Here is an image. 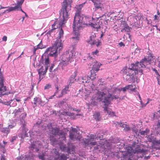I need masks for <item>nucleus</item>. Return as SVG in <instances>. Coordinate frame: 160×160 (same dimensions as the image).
Wrapping results in <instances>:
<instances>
[{
	"instance_id": "obj_1",
	"label": "nucleus",
	"mask_w": 160,
	"mask_h": 160,
	"mask_svg": "<svg viewBox=\"0 0 160 160\" xmlns=\"http://www.w3.org/2000/svg\"><path fill=\"white\" fill-rule=\"evenodd\" d=\"M72 0H64L62 4V7L61 9V14H62L63 19H59L57 20L52 25V29L55 30L58 28H60L59 32L58 38L56 40L54 45L51 47L47 48L46 52H48L50 51L49 54L52 56H56L59 53L60 51L62 49L63 44L62 43L61 38L63 37L64 32L62 28L66 22L69 16V12L71 10V3Z\"/></svg>"
},
{
	"instance_id": "obj_2",
	"label": "nucleus",
	"mask_w": 160,
	"mask_h": 160,
	"mask_svg": "<svg viewBox=\"0 0 160 160\" xmlns=\"http://www.w3.org/2000/svg\"><path fill=\"white\" fill-rule=\"evenodd\" d=\"M118 98V97L113 96L111 94L107 95L104 92L98 91L92 97L91 104L93 105H96L98 102H102V103H105V105H108L110 103L111 100H112L114 98Z\"/></svg>"
},
{
	"instance_id": "obj_3",
	"label": "nucleus",
	"mask_w": 160,
	"mask_h": 160,
	"mask_svg": "<svg viewBox=\"0 0 160 160\" xmlns=\"http://www.w3.org/2000/svg\"><path fill=\"white\" fill-rule=\"evenodd\" d=\"M91 18L90 17L83 16L81 15L80 10L77 9L76 12L74 17L73 22L72 24V28L74 30H79L82 27V25H89L91 24L90 21Z\"/></svg>"
},
{
	"instance_id": "obj_4",
	"label": "nucleus",
	"mask_w": 160,
	"mask_h": 160,
	"mask_svg": "<svg viewBox=\"0 0 160 160\" xmlns=\"http://www.w3.org/2000/svg\"><path fill=\"white\" fill-rule=\"evenodd\" d=\"M75 57L74 52L71 51H67L63 54L61 56L59 63L62 66V68L71 63Z\"/></svg>"
},
{
	"instance_id": "obj_5",
	"label": "nucleus",
	"mask_w": 160,
	"mask_h": 160,
	"mask_svg": "<svg viewBox=\"0 0 160 160\" xmlns=\"http://www.w3.org/2000/svg\"><path fill=\"white\" fill-rule=\"evenodd\" d=\"M120 27L122 28L121 30V32H127L126 35H124L123 38L125 39V38H126V39H128L127 38V36H128V41L129 42L131 41V35L130 34L128 33V32L130 31V28L128 26V24L125 21H123L122 22Z\"/></svg>"
},
{
	"instance_id": "obj_6",
	"label": "nucleus",
	"mask_w": 160,
	"mask_h": 160,
	"mask_svg": "<svg viewBox=\"0 0 160 160\" xmlns=\"http://www.w3.org/2000/svg\"><path fill=\"white\" fill-rule=\"evenodd\" d=\"M120 73L123 74L124 78L127 81L128 80L133 74L132 68H128L126 66L123 68Z\"/></svg>"
},
{
	"instance_id": "obj_7",
	"label": "nucleus",
	"mask_w": 160,
	"mask_h": 160,
	"mask_svg": "<svg viewBox=\"0 0 160 160\" xmlns=\"http://www.w3.org/2000/svg\"><path fill=\"white\" fill-rule=\"evenodd\" d=\"M50 52V51H49L48 52H46L45 51V54L42 55L41 58L39 61L40 64H43L45 65V66H47L48 68L49 65V64L50 62L48 55L51 56V55L49 54ZM57 55H58L56 56H54L56 57Z\"/></svg>"
},
{
	"instance_id": "obj_8",
	"label": "nucleus",
	"mask_w": 160,
	"mask_h": 160,
	"mask_svg": "<svg viewBox=\"0 0 160 160\" xmlns=\"http://www.w3.org/2000/svg\"><path fill=\"white\" fill-rule=\"evenodd\" d=\"M131 65H132V68L133 71L135 70V71H136V72H135L136 74L140 73L141 75L142 74V68H143L142 67V66L141 64L140 63V62H136L135 64H132Z\"/></svg>"
},
{
	"instance_id": "obj_9",
	"label": "nucleus",
	"mask_w": 160,
	"mask_h": 160,
	"mask_svg": "<svg viewBox=\"0 0 160 160\" xmlns=\"http://www.w3.org/2000/svg\"><path fill=\"white\" fill-rule=\"evenodd\" d=\"M71 129L69 131V138L71 140L74 139L80 140L77 133V131L76 128L71 127Z\"/></svg>"
},
{
	"instance_id": "obj_10",
	"label": "nucleus",
	"mask_w": 160,
	"mask_h": 160,
	"mask_svg": "<svg viewBox=\"0 0 160 160\" xmlns=\"http://www.w3.org/2000/svg\"><path fill=\"white\" fill-rule=\"evenodd\" d=\"M3 77L0 76V97L5 94L4 93L6 90V88L5 86H4L3 83Z\"/></svg>"
},
{
	"instance_id": "obj_11",
	"label": "nucleus",
	"mask_w": 160,
	"mask_h": 160,
	"mask_svg": "<svg viewBox=\"0 0 160 160\" xmlns=\"http://www.w3.org/2000/svg\"><path fill=\"white\" fill-rule=\"evenodd\" d=\"M104 106L103 107V111L106 115L108 114L111 117L115 116L114 112L112 111L111 109L108 107V105H105V103H104Z\"/></svg>"
},
{
	"instance_id": "obj_12",
	"label": "nucleus",
	"mask_w": 160,
	"mask_h": 160,
	"mask_svg": "<svg viewBox=\"0 0 160 160\" xmlns=\"http://www.w3.org/2000/svg\"><path fill=\"white\" fill-rule=\"evenodd\" d=\"M152 58V56L150 55L149 58H145L144 59H142L141 61L140 62V63L141 64L142 68H145L146 65L150 64Z\"/></svg>"
},
{
	"instance_id": "obj_13",
	"label": "nucleus",
	"mask_w": 160,
	"mask_h": 160,
	"mask_svg": "<svg viewBox=\"0 0 160 160\" xmlns=\"http://www.w3.org/2000/svg\"><path fill=\"white\" fill-rule=\"evenodd\" d=\"M38 99H39V103H38V104L40 105L41 106H43L45 102L46 101H47V99L45 98V97H43L42 98L40 97H35L33 99V102H34V104H36V102L37 100Z\"/></svg>"
},
{
	"instance_id": "obj_14",
	"label": "nucleus",
	"mask_w": 160,
	"mask_h": 160,
	"mask_svg": "<svg viewBox=\"0 0 160 160\" xmlns=\"http://www.w3.org/2000/svg\"><path fill=\"white\" fill-rule=\"evenodd\" d=\"M79 30L76 28V30H73V33L76 36L75 37H72V42L74 44H76L78 42L79 39Z\"/></svg>"
},
{
	"instance_id": "obj_15",
	"label": "nucleus",
	"mask_w": 160,
	"mask_h": 160,
	"mask_svg": "<svg viewBox=\"0 0 160 160\" xmlns=\"http://www.w3.org/2000/svg\"><path fill=\"white\" fill-rule=\"evenodd\" d=\"M48 69L47 66H45L44 68L42 66L40 68L38 69V71L39 75V78L40 79L42 75L45 74L47 72Z\"/></svg>"
},
{
	"instance_id": "obj_16",
	"label": "nucleus",
	"mask_w": 160,
	"mask_h": 160,
	"mask_svg": "<svg viewBox=\"0 0 160 160\" xmlns=\"http://www.w3.org/2000/svg\"><path fill=\"white\" fill-rule=\"evenodd\" d=\"M148 151L146 150H144L140 146H138L137 147L135 148L134 149V153H142L143 156V155H145Z\"/></svg>"
},
{
	"instance_id": "obj_17",
	"label": "nucleus",
	"mask_w": 160,
	"mask_h": 160,
	"mask_svg": "<svg viewBox=\"0 0 160 160\" xmlns=\"http://www.w3.org/2000/svg\"><path fill=\"white\" fill-rule=\"evenodd\" d=\"M101 65L102 64L100 62L96 61L94 64L93 65L92 67L91 71L95 72H98L99 70V68Z\"/></svg>"
},
{
	"instance_id": "obj_18",
	"label": "nucleus",
	"mask_w": 160,
	"mask_h": 160,
	"mask_svg": "<svg viewBox=\"0 0 160 160\" xmlns=\"http://www.w3.org/2000/svg\"><path fill=\"white\" fill-rule=\"evenodd\" d=\"M70 87V86L68 85H66L65 86L64 88L63 89H62L61 92V95H58L57 96V97L58 98H60L62 97L63 95H65L68 92L70 91V90L69 89Z\"/></svg>"
},
{
	"instance_id": "obj_19",
	"label": "nucleus",
	"mask_w": 160,
	"mask_h": 160,
	"mask_svg": "<svg viewBox=\"0 0 160 160\" xmlns=\"http://www.w3.org/2000/svg\"><path fill=\"white\" fill-rule=\"evenodd\" d=\"M35 143H36V142L31 143L29 147L30 150L32 151L34 150V151L36 152H38L39 151V149L37 147Z\"/></svg>"
},
{
	"instance_id": "obj_20",
	"label": "nucleus",
	"mask_w": 160,
	"mask_h": 160,
	"mask_svg": "<svg viewBox=\"0 0 160 160\" xmlns=\"http://www.w3.org/2000/svg\"><path fill=\"white\" fill-rule=\"evenodd\" d=\"M96 35L95 33L92 32L91 33V36L90 37V40L88 41V42L91 44L93 42H94V41L96 40Z\"/></svg>"
},
{
	"instance_id": "obj_21",
	"label": "nucleus",
	"mask_w": 160,
	"mask_h": 160,
	"mask_svg": "<svg viewBox=\"0 0 160 160\" xmlns=\"http://www.w3.org/2000/svg\"><path fill=\"white\" fill-rule=\"evenodd\" d=\"M91 78L88 75H86L82 78V82L83 83H88L90 82Z\"/></svg>"
},
{
	"instance_id": "obj_22",
	"label": "nucleus",
	"mask_w": 160,
	"mask_h": 160,
	"mask_svg": "<svg viewBox=\"0 0 160 160\" xmlns=\"http://www.w3.org/2000/svg\"><path fill=\"white\" fill-rule=\"evenodd\" d=\"M96 61H97L95 59L91 57L90 56L88 58V62L90 66L94 64Z\"/></svg>"
},
{
	"instance_id": "obj_23",
	"label": "nucleus",
	"mask_w": 160,
	"mask_h": 160,
	"mask_svg": "<svg viewBox=\"0 0 160 160\" xmlns=\"http://www.w3.org/2000/svg\"><path fill=\"white\" fill-rule=\"evenodd\" d=\"M127 150V154L129 155H132L134 153V150L132 149L131 147H128L126 148Z\"/></svg>"
},
{
	"instance_id": "obj_24",
	"label": "nucleus",
	"mask_w": 160,
	"mask_h": 160,
	"mask_svg": "<svg viewBox=\"0 0 160 160\" xmlns=\"http://www.w3.org/2000/svg\"><path fill=\"white\" fill-rule=\"evenodd\" d=\"M0 131L2 132L7 135L10 132V130L8 128H3L1 129Z\"/></svg>"
},
{
	"instance_id": "obj_25",
	"label": "nucleus",
	"mask_w": 160,
	"mask_h": 160,
	"mask_svg": "<svg viewBox=\"0 0 160 160\" xmlns=\"http://www.w3.org/2000/svg\"><path fill=\"white\" fill-rule=\"evenodd\" d=\"M153 146L154 148L157 149H160V139L154 142Z\"/></svg>"
},
{
	"instance_id": "obj_26",
	"label": "nucleus",
	"mask_w": 160,
	"mask_h": 160,
	"mask_svg": "<svg viewBox=\"0 0 160 160\" xmlns=\"http://www.w3.org/2000/svg\"><path fill=\"white\" fill-rule=\"evenodd\" d=\"M27 130L25 128L23 129V130L22 133V136H21V138H23L26 137H28V133L27 132Z\"/></svg>"
},
{
	"instance_id": "obj_27",
	"label": "nucleus",
	"mask_w": 160,
	"mask_h": 160,
	"mask_svg": "<svg viewBox=\"0 0 160 160\" xmlns=\"http://www.w3.org/2000/svg\"><path fill=\"white\" fill-rule=\"evenodd\" d=\"M94 3V5L95 6V7L97 8V9L101 8L102 7V5L98 1H95L94 2H93Z\"/></svg>"
},
{
	"instance_id": "obj_28",
	"label": "nucleus",
	"mask_w": 160,
	"mask_h": 160,
	"mask_svg": "<svg viewBox=\"0 0 160 160\" xmlns=\"http://www.w3.org/2000/svg\"><path fill=\"white\" fill-rule=\"evenodd\" d=\"M59 129L57 128H52L51 132L52 134L54 135H59Z\"/></svg>"
},
{
	"instance_id": "obj_29",
	"label": "nucleus",
	"mask_w": 160,
	"mask_h": 160,
	"mask_svg": "<svg viewBox=\"0 0 160 160\" xmlns=\"http://www.w3.org/2000/svg\"><path fill=\"white\" fill-rule=\"evenodd\" d=\"M90 25H91V26L93 27L94 28L96 29L97 31H98V29L100 28V26L99 25L96 23H91Z\"/></svg>"
},
{
	"instance_id": "obj_30",
	"label": "nucleus",
	"mask_w": 160,
	"mask_h": 160,
	"mask_svg": "<svg viewBox=\"0 0 160 160\" xmlns=\"http://www.w3.org/2000/svg\"><path fill=\"white\" fill-rule=\"evenodd\" d=\"M23 111L24 108H23L22 107L21 108H19L15 111V114L16 115L18 114H19L21 112Z\"/></svg>"
},
{
	"instance_id": "obj_31",
	"label": "nucleus",
	"mask_w": 160,
	"mask_h": 160,
	"mask_svg": "<svg viewBox=\"0 0 160 160\" xmlns=\"http://www.w3.org/2000/svg\"><path fill=\"white\" fill-rule=\"evenodd\" d=\"M149 130L148 129H146L145 131H142L140 130L139 132V133L143 135H147V134L149 132Z\"/></svg>"
},
{
	"instance_id": "obj_32",
	"label": "nucleus",
	"mask_w": 160,
	"mask_h": 160,
	"mask_svg": "<svg viewBox=\"0 0 160 160\" xmlns=\"http://www.w3.org/2000/svg\"><path fill=\"white\" fill-rule=\"evenodd\" d=\"M100 113L99 112H96L93 115L94 119L97 121H99L100 119Z\"/></svg>"
},
{
	"instance_id": "obj_33",
	"label": "nucleus",
	"mask_w": 160,
	"mask_h": 160,
	"mask_svg": "<svg viewBox=\"0 0 160 160\" xmlns=\"http://www.w3.org/2000/svg\"><path fill=\"white\" fill-rule=\"evenodd\" d=\"M101 42L100 41L99 39H97L91 44L95 45L98 47L99 45H101Z\"/></svg>"
},
{
	"instance_id": "obj_34",
	"label": "nucleus",
	"mask_w": 160,
	"mask_h": 160,
	"mask_svg": "<svg viewBox=\"0 0 160 160\" xmlns=\"http://www.w3.org/2000/svg\"><path fill=\"white\" fill-rule=\"evenodd\" d=\"M96 72H95L92 71H91V79L93 80L95 79L96 78Z\"/></svg>"
},
{
	"instance_id": "obj_35",
	"label": "nucleus",
	"mask_w": 160,
	"mask_h": 160,
	"mask_svg": "<svg viewBox=\"0 0 160 160\" xmlns=\"http://www.w3.org/2000/svg\"><path fill=\"white\" fill-rule=\"evenodd\" d=\"M18 10L17 9V7H16V6L14 7H9L8 9L7 10L5 11H8V12H10L13 11L15 10Z\"/></svg>"
},
{
	"instance_id": "obj_36",
	"label": "nucleus",
	"mask_w": 160,
	"mask_h": 160,
	"mask_svg": "<svg viewBox=\"0 0 160 160\" xmlns=\"http://www.w3.org/2000/svg\"><path fill=\"white\" fill-rule=\"evenodd\" d=\"M14 100V99H11L10 101H4L2 102V103L5 105H10V104L13 102Z\"/></svg>"
},
{
	"instance_id": "obj_37",
	"label": "nucleus",
	"mask_w": 160,
	"mask_h": 160,
	"mask_svg": "<svg viewBox=\"0 0 160 160\" xmlns=\"http://www.w3.org/2000/svg\"><path fill=\"white\" fill-rule=\"evenodd\" d=\"M24 0H21L20 1H18L17 2V5L16 6L17 7V9H18L19 8L21 7Z\"/></svg>"
},
{
	"instance_id": "obj_38",
	"label": "nucleus",
	"mask_w": 160,
	"mask_h": 160,
	"mask_svg": "<svg viewBox=\"0 0 160 160\" xmlns=\"http://www.w3.org/2000/svg\"><path fill=\"white\" fill-rule=\"evenodd\" d=\"M132 86L130 85H128L127 86H126L122 88V90L123 92H125V91H126L127 89H131V88H130V87Z\"/></svg>"
},
{
	"instance_id": "obj_39",
	"label": "nucleus",
	"mask_w": 160,
	"mask_h": 160,
	"mask_svg": "<svg viewBox=\"0 0 160 160\" xmlns=\"http://www.w3.org/2000/svg\"><path fill=\"white\" fill-rule=\"evenodd\" d=\"M69 83L67 85H68L69 86H71L72 84L74 82V78H73L72 77L70 78L69 80Z\"/></svg>"
},
{
	"instance_id": "obj_40",
	"label": "nucleus",
	"mask_w": 160,
	"mask_h": 160,
	"mask_svg": "<svg viewBox=\"0 0 160 160\" xmlns=\"http://www.w3.org/2000/svg\"><path fill=\"white\" fill-rule=\"evenodd\" d=\"M130 85L132 86L130 87L131 88V89H130L131 90V91L132 92H135L136 89L135 85L134 84H131Z\"/></svg>"
},
{
	"instance_id": "obj_41",
	"label": "nucleus",
	"mask_w": 160,
	"mask_h": 160,
	"mask_svg": "<svg viewBox=\"0 0 160 160\" xmlns=\"http://www.w3.org/2000/svg\"><path fill=\"white\" fill-rule=\"evenodd\" d=\"M17 138L18 137L17 135L12 136L11 137V138L10 140V141L11 142L13 143L16 140Z\"/></svg>"
},
{
	"instance_id": "obj_42",
	"label": "nucleus",
	"mask_w": 160,
	"mask_h": 160,
	"mask_svg": "<svg viewBox=\"0 0 160 160\" xmlns=\"http://www.w3.org/2000/svg\"><path fill=\"white\" fill-rule=\"evenodd\" d=\"M89 140L86 139H85L84 140L83 143L85 146H87L88 145L89 142Z\"/></svg>"
},
{
	"instance_id": "obj_43",
	"label": "nucleus",
	"mask_w": 160,
	"mask_h": 160,
	"mask_svg": "<svg viewBox=\"0 0 160 160\" xmlns=\"http://www.w3.org/2000/svg\"><path fill=\"white\" fill-rule=\"evenodd\" d=\"M44 156V154L42 153L41 155H38V157L39 159H41L42 160H45Z\"/></svg>"
},
{
	"instance_id": "obj_44",
	"label": "nucleus",
	"mask_w": 160,
	"mask_h": 160,
	"mask_svg": "<svg viewBox=\"0 0 160 160\" xmlns=\"http://www.w3.org/2000/svg\"><path fill=\"white\" fill-rule=\"evenodd\" d=\"M124 130L126 131H128L130 130V128L128 125L126 124L124 128Z\"/></svg>"
},
{
	"instance_id": "obj_45",
	"label": "nucleus",
	"mask_w": 160,
	"mask_h": 160,
	"mask_svg": "<svg viewBox=\"0 0 160 160\" xmlns=\"http://www.w3.org/2000/svg\"><path fill=\"white\" fill-rule=\"evenodd\" d=\"M96 136L94 134H91L89 137L90 139L89 140H91L92 141H93L94 139L95 138H96Z\"/></svg>"
},
{
	"instance_id": "obj_46",
	"label": "nucleus",
	"mask_w": 160,
	"mask_h": 160,
	"mask_svg": "<svg viewBox=\"0 0 160 160\" xmlns=\"http://www.w3.org/2000/svg\"><path fill=\"white\" fill-rule=\"evenodd\" d=\"M37 46L39 49H42L44 48V46L42 44L41 42Z\"/></svg>"
},
{
	"instance_id": "obj_47",
	"label": "nucleus",
	"mask_w": 160,
	"mask_h": 160,
	"mask_svg": "<svg viewBox=\"0 0 160 160\" xmlns=\"http://www.w3.org/2000/svg\"><path fill=\"white\" fill-rule=\"evenodd\" d=\"M117 123L118 124V125H120V127L122 128H124L125 126L126 125V124L123 123L121 122H118Z\"/></svg>"
},
{
	"instance_id": "obj_48",
	"label": "nucleus",
	"mask_w": 160,
	"mask_h": 160,
	"mask_svg": "<svg viewBox=\"0 0 160 160\" xmlns=\"http://www.w3.org/2000/svg\"><path fill=\"white\" fill-rule=\"evenodd\" d=\"M51 87V85L50 84H47L44 87V89H47Z\"/></svg>"
},
{
	"instance_id": "obj_49",
	"label": "nucleus",
	"mask_w": 160,
	"mask_h": 160,
	"mask_svg": "<svg viewBox=\"0 0 160 160\" xmlns=\"http://www.w3.org/2000/svg\"><path fill=\"white\" fill-rule=\"evenodd\" d=\"M98 52H99L98 51V50L96 49L95 51L92 52L91 53V54L93 55H97V54L98 53Z\"/></svg>"
},
{
	"instance_id": "obj_50",
	"label": "nucleus",
	"mask_w": 160,
	"mask_h": 160,
	"mask_svg": "<svg viewBox=\"0 0 160 160\" xmlns=\"http://www.w3.org/2000/svg\"><path fill=\"white\" fill-rule=\"evenodd\" d=\"M54 66V64H52L49 69V71L50 72H52L53 71L52 70L53 67Z\"/></svg>"
},
{
	"instance_id": "obj_51",
	"label": "nucleus",
	"mask_w": 160,
	"mask_h": 160,
	"mask_svg": "<svg viewBox=\"0 0 160 160\" xmlns=\"http://www.w3.org/2000/svg\"><path fill=\"white\" fill-rule=\"evenodd\" d=\"M53 152L54 153H55V155H60V154H59L58 152V151H57V149H53Z\"/></svg>"
},
{
	"instance_id": "obj_52",
	"label": "nucleus",
	"mask_w": 160,
	"mask_h": 160,
	"mask_svg": "<svg viewBox=\"0 0 160 160\" xmlns=\"http://www.w3.org/2000/svg\"><path fill=\"white\" fill-rule=\"evenodd\" d=\"M156 63L157 64V66L160 68V58H159L157 62H156Z\"/></svg>"
},
{
	"instance_id": "obj_53",
	"label": "nucleus",
	"mask_w": 160,
	"mask_h": 160,
	"mask_svg": "<svg viewBox=\"0 0 160 160\" xmlns=\"http://www.w3.org/2000/svg\"><path fill=\"white\" fill-rule=\"evenodd\" d=\"M38 47L37 46V47H33V54H35L36 53V51L38 49Z\"/></svg>"
},
{
	"instance_id": "obj_54",
	"label": "nucleus",
	"mask_w": 160,
	"mask_h": 160,
	"mask_svg": "<svg viewBox=\"0 0 160 160\" xmlns=\"http://www.w3.org/2000/svg\"><path fill=\"white\" fill-rule=\"evenodd\" d=\"M1 160H5V156L3 154L1 155Z\"/></svg>"
},
{
	"instance_id": "obj_55",
	"label": "nucleus",
	"mask_w": 160,
	"mask_h": 160,
	"mask_svg": "<svg viewBox=\"0 0 160 160\" xmlns=\"http://www.w3.org/2000/svg\"><path fill=\"white\" fill-rule=\"evenodd\" d=\"M7 37L6 36H3V37L2 38V41H4L5 42H6L7 41Z\"/></svg>"
},
{
	"instance_id": "obj_56",
	"label": "nucleus",
	"mask_w": 160,
	"mask_h": 160,
	"mask_svg": "<svg viewBox=\"0 0 160 160\" xmlns=\"http://www.w3.org/2000/svg\"><path fill=\"white\" fill-rule=\"evenodd\" d=\"M13 99L16 100L18 102H19L21 101V98L20 97H18L17 98H14Z\"/></svg>"
},
{
	"instance_id": "obj_57",
	"label": "nucleus",
	"mask_w": 160,
	"mask_h": 160,
	"mask_svg": "<svg viewBox=\"0 0 160 160\" xmlns=\"http://www.w3.org/2000/svg\"><path fill=\"white\" fill-rule=\"evenodd\" d=\"M1 150V151L3 153H5L6 152V150L5 148H4L2 149Z\"/></svg>"
},
{
	"instance_id": "obj_58",
	"label": "nucleus",
	"mask_w": 160,
	"mask_h": 160,
	"mask_svg": "<svg viewBox=\"0 0 160 160\" xmlns=\"http://www.w3.org/2000/svg\"><path fill=\"white\" fill-rule=\"evenodd\" d=\"M119 45L120 47L124 46L125 45L122 42H121L119 43Z\"/></svg>"
},
{
	"instance_id": "obj_59",
	"label": "nucleus",
	"mask_w": 160,
	"mask_h": 160,
	"mask_svg": "<svg viewBox=\"0 0 160 160\" xmlns=\"http://www.w3.org/2000/svg\"><path fill=\"white\" fill-rule=\"evenodd\" d=\"M5 148V145H2L0 143V149L4 148Z\"/></svg>"
},
{
	"instance_id": "obj_60",
	"label": "nucleus",
	"mask_w": 160,
	"mask_h": 160,
	"mask_svg": "<svg viewBox=\"0 0 160 160\" xmlns=\"http://www.w3.org/2000/svg\"><path fill=\"white\" fill-rule=\"evenodd\" d=\"M97 143L96 142H91L90 143V144L92 145H96Z\"/></svg>"
},
{
	"instance_id": "obj_61",
	"label": "nucleus",
	"mask_w": 160,
	"mask_h": 160,
	"mask_svg": "<svg viewBox=\"0 0 160 160\" xmlns=\"http://www.w3.org/2000/svg\"><path fill=\"white\" fill-rule=\"evenodd\" d=\"M13 101H14V102L12 105V106L13 107H14V106H15L17 105V103L15 102V101L14 100Z\"/></svg>"
},
{
	"instance_id": "obj_62",
	"label": "nucleus",
	"mask_w": 160,
	"mask_h": 160,
	"mask_svg": "<svg viewBox=\"0 0 160 160\" xmlns=\"http://www.w3.org/2000/svg\"><path fill=\"white\" fill-rule=\"evenodd\" d=\"M68 112H63L62 113V115H68Z\"/></svg>"
},
{
	"instance_id": "obj_63",
	"label": "nucleus",
	"mask_w": 160,
	"mask_h": 160,
	"mask_svg": "<svg viewBox=\"0 0 160 160\" xmlns=\"http://www.w3.org/2000/svg\"><path fill=\"white\" fill-rule=\"evenodd\" d=\"M14 127V126L12 125H9L8 126V128L9 129L10 128H12L13 127Z\"/></svg>"
},
{
	"instance_id": "obj_64",
	"label": "nucleus",
	"mask_w": 160,
	"mask_h": 160,
	"mask_svg": "<svg viewBox=\"0 0 160 160\" xmlns=\"http://www.w3.org/2000/svg\"><path fill=\"white\" fill-rule=\"evenodd\" d=\"M157 126L158 128H160V122H158Z\"/></svg>"
}]
</instances>
